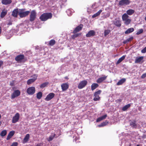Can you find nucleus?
<instances>
[{
	"label": "nucleus",
	"instance_id": "3",
	"mask_svg": "<svg viewBox=\"0 0 146 146\" xmlns=\"http://www.w3.org/2000/svg\"><path fill=\"white\" fill-rule=\"evenodd\" d=\"M15 60L18 62L20 63L22 62H25L27 60L25 58V56L23 54H21L17 56L15 58Z\"/></svg>",
	"mask_w": 146,
	"mask_h": 146
},
{
	"label": "nucleus",
	"instance_id": "12",
	"mask_svg": "<svg viewBox=\"0 0 146 146\" xmlns=\"http://www.w3.org/2000/svg\"><path fill=\"white\" fill-rule=\"evenodd\" d=\"M83 25L82 24H80L79 25L77 26L75 28L72 33L74 34H75L76 33L79 32L82 30L83 28Z\"/></svg>",
	"mask_w": 146,
	"mask_h": 146
},
{
	"label": "nucleus",
	"instance_id": "49",
	"mask_svg": "<svg viewBox=\"0 0 146 146\" xmlns=\"http://www.w3.org/2000/svg\"><path fill=\"white\" fill-rule=\"evenodd\" d=\"M12 24V22L11 21H10L8 23L7 25H11Z\"/></svg>",
	"mask_w": 146,
	"mask_h": 146
},
{
	"label": "nucleus",
	"instance_id": "25",
	"mask_svg": "<svg viewBox=\"0 0 146 146\" xmlns=\"http://www.w3.org/2000/svg\"><path fill=\"white\" fill-rule=\"evenodd\" d=\"M126 79L125 78H123L119 80L117 83V85L118 86L122 84L125 82Z\"/></svg>",
	"mask_w": 146,
	"mask_h": 146
},
{
	"label": "nucleus",
	"instance_id": "7",
	"mask_svg": "<svg viewBox=\"0 0 146 146\" xmlns=\"http://www.w3.org/2000/svg\"><path fill=\"white\" fill-rule=\"evenodd\" d=\"M35 89L34 87H31L29 88L27 90V93L29 95H32L35 92Z\"/></svg>",
	"mask_w": 146,
	"mask_h": 146
},
{
	"label": "nucleus",
	"instance_id": "14",
	"mask_svg": "<svg viewBox=\"0 0 146 146\" xmlns=\"http://www.w3.org/2000/svg\"><path fill=\"white\" fill-rule=\"evenodd\" d=\"M55 94L53 93H50L48 95L45 100L46 101H49L52 99L54 96Z\"/></svg>",
	"mask_w": 146,
	"mask_h": 146
},
{
	"label": "nucleus",
	"instance_id": "46",
	"mask_svg": "<svg viewBox=\"0 0 146 146\" xmlns=\"http://www.w3.org/2000/svg\"><path fill=\"white\" fill-rule=\"evenodd\" d=\"M18 143L17 142H13L10 146H17Z\"/></svg>",
	"mask_w": 146,
	"mask_h": 146
},
{
	"label": "nucleus",
	"instance_id": "19",
	"mask_svg": "<svg viewBox=\"0 0 146 146\" xmlns=\"http://www.w3.org/2000/svg\"><path fill=\"white\" fill-rule=\"evenodd\" d=\"M11 0H2L1 3L4 5H8L12 3Z\"/></svg>",
	"mask_w": 146,
	"mask_h": 146
},
{
	"label": "nucleus",
	"instance_id": "35",
	"mask_svg": "<svg viewBox=\"0 0 146 146\" xmlns=\"http://www.w3.org/2000/svg\"><path fill=\"white\" fill-rule=\"evenodd\" d=\"M42 93L41 92H39L36 94V98L37 99H40L42 97Z\"/></svg>",
	"mask_w": 146,
	"mask_h": 146
},
{
	"label": "nucleus",
	"instance_id": "1",
	"mask_svg": "<svg viewBox=\"0 0 146 146\" xmlns=\"http://www.w3.org/2000/svg\"><path fill=\"white\" fill-rule=\"evenodd\" d=\"M52 17V14L51 13H44L41 15L40 19L42 21H45Z\"/></svg>",
	"mask_w": 146,
	"mask_h": 146
},
{
	"label": "nucleus",
	"instance_id": "52",
	"mask_svg": "<svg viewBox=\"0 0 146 146\" xmlns=\"http://www.w3.org/2000/svg\"><path fill=\"white\" fill-rule=\"evenodd\" d=\"M1 121H0V126L1 125Z\"/></svg>",
	"mask_w": 146,
	"mask_h": 146
},
{
	"label": "nucleus",
	"instance_id": "16",
	"mask_svg": "<svg viewBox=\"0 0 146 146\" xmlns=\"http://www.w3.org/2000/svg\"><path fill=\"white\" fill-rule=\"evenodd\" d=\"M107 76L105 75L98 78L96 80V82L99 84L101 83L105 80L107 78Z\"/></svg>",
	"mask_w": 146,
	"mask_h": 146
},
{
	"label": "nucleus",
	"instance_id": "2",
	"mask_svg": "<svg viewBox=\"0 0 146 146\" xmlns=\"http://www.w3.org/2000/svg\"><path fill=\"white\" fill-rule=\"evenodd\" d=\"M25 9H19V15L20 18L25 17L28 16L30 13L29 11H25Z\"/></svg>",
	"mask_w": 146,
	"mask_h": 146
},
{
	"label": "nucleus",
	"instance_id": "17",
	"mask_svg": "<svg viewBox=\"0 0 146 146\" xmlns=\"http://www.w3.org/2000/svg\"><path fill=\"white\" fill-rule=\"evenodd\" d=\"M96 34L95 31L94 30H90L86 34V36L87 37H90L94 36Z\"/></svg>",
	"mask_w": 146,
	"mask_h": 146
},
{
	"label": "nucleus",
	"instance_id": "20",
	"mask_svg": "<svg viewBox=\"0 0 146 146\" xmlns=\"http://www.w3.org/2000/svg\"><path fill=\"white\" fill-rule=\"evenodd\" d=\"M113 24L117 27H120L121 26V21L119 20H115L113 21Z\"/></svg>",
	"mask_w": 146,
	"mask_h": 146
},
{
	"label": "nucleus",
	"instance_id": "36",
	"mask_svg": "<svg viewBox=\"0 0 146 146\" xmlns=\"http://www.w3.org/2000/svg\"><path fill=\"white\" fill-rule=\"evenodd\" d=\"M56 43V41L54 39L50 40L49 43V45L53 46Z\"/></svg>",
	"mask_w": 146,
	"mask_h": 146
},
{
	"label": "nucleus",
	"instance_id": "15",
	"mask_svg": "<svg viewBox=\"0 0 146 146\" xmlns=\"http://www.w3.org/2000/svg\"><path fill=\"white\" fill-rule=\"evenodd\" d=\"M69 84L68 83H65L61 85V87L62 91L66 90L69 88Z\"/></svg>",
	"mask_w": 146,
	"mask_h": 146
},
{
	"label": "nucleus",
	"instance_id": "21",
	"mask_svg": "<svg viewBox=\"0 0 146 146\" xmlns=\"http://www.w3.org/2000/svg\"><path fill=\"white\" fill-rule=\"evenodd\" d=\"M107 114H105L99 118H98L96 120V122H98L100 121L104 120L107 117Z\"/></svg>",
	"mask_w": 146,
	"mask_h": 146
},
{
	"label": "nucleus",
	"instance_id": "18",
	"mask_svg": "<svg viewBox=\"0 0 146 146\" xmlns=\"http://www.w3.org/2000/svg\"><path fill=\"white\" fill-rule=\"evenodd\" d=\"M15 133V132L14 131H10L7 136L6 139L7 140H9L14 135Z\"/></svg>",
	"mask_w": 146,
	"mask_h": 146
},
{
	"label": "nucleus",
	"instance_id": "33",
	"mask_svg": "<svg viewBox=\"0 0 146 146\" xmlns=\"http://www.w3.org/2000/svg\"><path fill=\"white\" fill-rule=\"evenodd\" d=\"M131 106V105L130 104H128L127 105H126L125 106H123L122 108V110L123 111H126Z\"/></svg>",
	"mask_w": 146,
	"mask_h": 146
},
{
	"label": "nucleus",
	"instance_id": "32",
	"mask_svg": "<svg viewBox=\"0 0 146 146\" xmlns=\"http://www.w3.org/2000/svg\"><path fill=\"white\" fill-rule=\"evenodd\" d=\"M102 10H99L98 12L95 14H94L92 16V18H94L99 15L102 12Z\"/></svg>",
	"mask_w": 146,
	"mask_h": 146
},
{
	"label": "nucleus",
	"instance_id": "44",
	"mask_svg": "<svg viewBox=\"0 0 146 146\" xmlns=\"http://www.w3.org/2000/svg\"><path fill=\"white\" fill-rule=\"evenodd\" d=\"M141 52L142 53H145L146 52V46L141 50Z\"/></svg>",
	"mask_w": 146,
	"mask_h": 146
},
{
	"label": "nucleus",
	"instance_id": "13",
	"mask_svg": "<svg viewBox=\"0 0 146 146\" xmlns=\"http://www.w3.org/2000/svg\"><path fill=\"white\" fill-rule=\"evenodd\" d=\"M19 9L18 8L15 9L13 10L12 12V15L15 17H17L18 16V14L19 15Z\"/></svg>",
	"mask_w": 146,
	"mask_h": 146
},
{
	"label": "nucleus",
	"instance_id": "51",
	"mask_svg": "<svg viewBox=\"0 0 146 146\" xmlns=\"http://www.w3.org/2000/svg\"><path fill=\"white\" fill-rule=\"evenodd\" d=\"M1 115L0 114V119H1Z\"/></svg>",
	"mask_w": 146,
	"mask_h": 146
},
{
	"label": "nucleus",
	"instance_id": "28",
	"mask_svg": "<svg viewBox=\"0 0 146 146\" xmlns=\"http://www.w3.org/2000/svg\"><path fill=\"white\" fill-rule=\"evenodd\" d=\"M134 30L133 28H131L128 29L125 32V34H128L133 32Z\"/></svg>",
	"mask_w": 146,
	"mask_h": 146
},
{
	"label": "nucleus",
	"instance_id": "31",
	"mask_svg": "<svg viewBox=\"0 0 146 146\" xmlns=\"http://www.w3.org/2000/svg\"><path fill=\"white\" fill-rule=\"evenodd\" d=\"M98 86L99 85L97 83H93L91 85V90H93L97 88Z\"/></svg>",
	"mask_w": 146,
	"mask_h": 146
},
{
	"label": "nucleus",
	"instance_id": "41",
	"mask_svg": "<svg viewBox=\"0 0 146 146\" xmlns=\"http://www.w3.org/2000/svg\"><path fill=\"white\" fill-rule=\"evenodd\" d=\"M125 21L124 23L126 25H128L131 22V20L128 19L125 20L123 21Z\"/></svg>",
	"mask_w": 146,
	"mask_h": 146
},
{
	"label": "nucleus",
	"instance_id": "6",
	"mask_svg": "<svg viewBox=\"0 0 146 146\" xmlns=\"http://www.w3.org/2000/svg\"><path fill=\"white\" fill-rule=\"evenodd\" d=\"M102 91L100 90L96 92L94 94V96L95 97L93 99V100L95 101L99 100L100 98L99 95L101 94Z\"/></svg>",
	"mask_w": 146,
	"mask_h": 146
},
{
	"label": "nucleus",
	"instance_id": "26",
	"mask_svg": "<svg viewBox=\"0 0 146 146\" xmlns=\"http://www.w3.org/2000/svg\"><path fill=\"white\" fill-rule=\"evenodd\" d=\"M7 11L6 10L4 9L3 10L1 13L0 17L1 18H3L7 14Z\"/></svg>",
	"mask_w": 146,
	"mask_h": 146
},
{
	"label": "nucleus",
	"instance_id": "8",
	"mask_svg": "<svg viewBox=\"0 0 146 146\" xmlns=\"http://www.w3.org/2000/svg\"><path fill=\"white\" fill-rule=\"evenodd\" d=\"M87 81L86 80H84L81 81L78 85V87L79 89H81L84 87L87 84Z\"/></svg>",
	"mask_w": 146,
	"mask_h": 146
},
{
	"label": "nucleus",
	"instance_id": "56",
	"mask_svg": "<svg viewBox=\"0 0 146 146\" xmlns=\"http://www.w3.org/2000/svg\"><path fill=\"white\" fill-rule=\"evenodd\" d=\"M57 136H56V137H55V138H57Z\"/></svg>",
	"mask_w": 146,
	"mask_h": 146
},
{
	"label": "nucleus",
	"instance_id": "37",
	"mask_svg": "<svg viewBox=\"0 0 146 146\" xmlns=\"http://www.w3.org/2000/svg\"><path fill=\"white\" fill-rule=\"evenodd\" d=\"M129 16L126 13L124 14L122 16V18L123 21L128 19Z\"/></svg>",
	"mask_w": 146,
	"mask_h": 146
},
{
	"label": "nucleus",
	"instance_id": "9",
	"mask_svg": "<svg viewBox=\"0 0 146 146\" xmlns=\"http://www.w3.org/2000/svg\"><path fill=\"white\" fill-rule=\"evenodd\" d=\"M34 77L33 78L29 79L27 82V84L29 85L34 82L37 78V75L35 74L33 75Z\"/></svg>",
	"mask_w": 146,
	"mask_h": 146
},
{
	"label": "nucleus",
	"instance_id": "11",
	"mask_svg": "<svg viewBox=\"0 0 146 146\" xmlns=\"http://www.w3.org/2000/svg\"><path fill=\"white\" fill-rule=\"evenodd\" d=\"M130 2L129 0H121L119 1L118 3L119 5L121 6L127 5L129 4Z\"/></svg>",
	"mask_w": 146,
	"mask_h": 146
},
{
	"label": "nucleus",
	"instance_id": "40",
	"mask_svg": "<svg viewBox=\"0 0 146 146\" xmlns=\"http://www.w3.org/2000/svg\"><path fill=\"white\" fill-rule=\"evenodd\" d=\"M110 32L111 31L110 30H105L104 31V36H106L107 35L109 34Z\"/></svg>",
	"mask_w": 146,
	"mask_h": 146
},
{
	"label": "nucleus",
	"instance_id": "54",
	"mask_svg": "<svg viewBox=\"0 0 146 146\" xmlns=\"http://www.w3.org/2000/svg\"><path fill=\"white\" fill-rule=\"evenodd\" d=\"M136 146H140L139 145H136Z\"/></svg>",
	"mask_w": 146,
	"mask_h": 146
},
{
	"label": "nucleus",
	"instance_id": "45",
	"mask_svg": "<svg viewBox=\"0 0 146 146\" xmlns=\"http://www.w3.org/2000/svg\"><path fill=\"white\" fill-rule=\"evenodd\" d=\"M106 125L105 122H103L101 123V124L98 125V126L99 127H102L105 126Z\"/></svg>",
	"mask_w": 146,
	"mask_h": 146
},
{
	"label": "nucleus",
	"instance_id": "30",
	"mask_svg": "<svg viewBox=\"0 0 146 146\" xmlns=\"http://www.w3.org/2000/svg\"><path fill=\"white\" fill-rule=\"evenodd\" d=\"M135 12V11L133 9H129L127 10L126 13L128 15H131L133 14Z\"/></svg>",
	"mask_w": 146,
	"mask_h": 146
},
{
	"label": "nucleus",
	"instance_id": "38",
	"mask_svg": "<svg viewBox=\"0 0 146 146\" xmlns=\"http://www.w3.org/2000/svg\"><path fill=\"white\" fill-rule=\"evenodd\" d=\"M7 131L6 130H4L2 131L0 133V135L1 137H3L6 135Z\"/></svg>",
	"mask_w": 146,
	"mask_h": 146
},
{
	"label": "nucleus",
	"instance_id": "42",
	"mask_svg": "<svg viewBox=\"0 0 146 146\" xmlns=\"http://www.w3.org/2000/svg\"><path fill=\"white\" fill-rule=\"evenodd\" d=\"M130 125L132 127H135L136 126L135 121H131L130 122Z\"/></svg>",
	"mask_w": 146,
	"mask_h": 146
},
{
	"label": "nucleus",
	"instance_id": "43",
	"mask_svg": "<svg viewBox=\"0 0 146 146\" xmlns=\"http://www.w3.org/2000/svg\"><path fill=\"white\" fill-rule=\"evenodd\" d=\"M143 29H139L138 30V31L136 33V34L137 35H139L142 33H143Z\"/></svg>",
	"mask_w": 146,
	"mask_h": 146
},
{
	"label": "nucleus",
	"instance_id": "50",
	"mask_svg": "<svg viewBox=\"0 0 146 146\" xmlns=\"http://www.w3.org/2000/svg\"><path fill=\"white\" fill-rule=\"evenodd\" d=\"M10 86H14V83H13V82H11L10 83Z\"/></svg>",
	"mask_w": 146,
	"mask_h": 146
},
{
	"label": "nucleus",
	"instance_id": "39",
	"mask_svg": "<svg viewBox=\"0 0 146 146\" xmlns=\"http://www.w3.org/2000/svg\"><path fill=\"white\" fill-rule=\"evenodd\" d=\"M74 34L71 36L72 38L74 39L75 38L78 37L79 36H80L81 35V33H77V34Z\"/></svg>",
	"mask_w": 146,
	"mask_h": 146
},
{
	"label": "nucleus",
	"instance_id": "10",
	"mask_svg": "<svg viewBox=\"0 0 146 146\" xmlns=\"http://www.w3.org/2000/svg\"><path fill=\"white\" fill-rule=\"evenodd\" d=\"M20 117V115L18 113L15 114V115L13 117L12 120V122L13 123H15L17 122Z\"/></svg>",
	"mask_w": 146,
	"mask_h": 146
},
{
	"label": "nucleus",
	"instance_id": "27",
	"mask_svg": "<svg viewBox=\"0 0 146 146\" xmlns=\"http://www.w3.org/2000/svg\"><path fill=\"white\" fill-rule=\"evenodd\" d=\"M133 39V37L132 36L127 39L123 42V44H125L127 43L131 42Z\"/></svg>",
	"mask_w": 146,
	"mask_h": 146
},
{
	"label": "nucleus",
	"instance_id": "55",
	"mask_svg": "<svg viewBox=\"0 0 146 146\" xmlns=\"http://www.w3.org/2000/svg\"><path fill=\"white\" fill-rule=\"evenodd\" d=\"M36 146H40V145H37Z\"/></svg>",
	"mask_w": 146,
	"mask_h": 146
},
{
	"label": "nucleus",
	"instance_id": "24",
	"mask_svg": "<svg viewBox=\"0 0 146 146\" xmlns=\"http://www.w3.org/2000/svg\"><path fill=\"white\" fill-rule=\"evenodd\" d=\"M125 55H123V56L120 58L116 62V65H117L121 62L123 60L125 59Z\"/></svg>",
	"mask_w": 146,
	"mask_h": 146
},
{
	"label": "nucleus",
	"instance_id": "5",
	"mask_svg": "<svg viewBox=\"0 0 146 146\" xmlns=\"http://www.w3.org/2000/svg\"><path fill=\"white\" fill-rule=\"evenodd\" d=\"M21 92L19 90H15L12 94L11 96V99H13L20 95Z\"/></svg>",
	"mask_w": 146,
	"mask_h": 146
},
{
	"label": "nucleus",
	"instance_id": "22",
	"mask_svg": "<svg viewBox=\"0 0 146 146\" xmlns=\"http://www.w3.org/2000/svg\"><path fill=\"white\" fill-rule=\"evenodd\" d=\"M144 58L143 56L139 57H137L135 60V63H139Z\"/></svg>",
	"mask_w": 146,
	"mask_h": 146
},
{
	"label": "nucleus",
	"instance_id": "23",
	"mask_svg": "<svg viewBox=\"0 0 146 146\" xmlns=\"http://www.w3.org/2000/svg\"><path fill=\"white\" fill-rule=\"evenodd\" d=\"M30 137V135L29 134H27L24 137L23 141V143H27L28 141L29 140V139Z\"/></svg>",
	"mask_w": 146,
	"mask_h": 146
},
{
	"label": "nucleus",
	"instance_id": "4",
	"mask_svg": "<svg viewBox=\"0 0 146 146\" xmlns=\"http://www.w3.org/2000/svg\"><path fill=\"white\" fill-rule=\"evenodd\" d=\"M37 13L35 10H33L30 13L29 15V20L31 22L34 21L36 17Z\"/></svg>",
	"mask_w": 146,
	"mask_h": 146
},
{
	"label": "nucleus",
	"instance_id": "34",
	"mask_svg": "<svg viewBox=\"0 0 146 146\" xmlns=\"http://www.w3.org/2000/svg\"><path fill=\"white\" fill-rule=\"evenodd\" d=\"M48 84L49 82H44L40 85V87L41 88H43L46 86Z\"/></svg>",
	"mask_w": 146,
	"mask_h": 146
},
{
	"label": "nucleus",
	"instance_id": "47",
	"mask_svg": "<svg viewBox=\"0 0 146 146\" xmlns=\"http://www.w3.org/2000/svg\"><path fill=\"white\" fill-rule=\"evenodd\" d=\"M146 77V73L143 74L142 76H141V78H142L143 79L145 78Z\"/></svg>",
	"mask_w": 146,
	"mask_h": 146
},
{
	"label": "nucleus",
	"instance_id": "48",
	"mask_svg": "<svg viewBox=\"0 0 146 146\" xmlns=\"http://www.w3.org/2000/svg\"><path fill=\"white\" fill-rule=\"evenodd\" d=\"M122 101V100L121 99H118L115 100V102L116 103L120 102Z\"/></svg>",
	"mask_w": 146,
	"mask_h": 146
},
{
	"label": "nucleus",
	"instance_id": "29",
	"mask_svg": "<svg viewBox=\"0 0 146 146\" xmlns=\"http://www.w3.org/2000/svg\"><path fill=\"white\" fill-rule=\"evenodd\" d=\"M51 135H50L48 139V141H52L54 139V138L56 136V134L55 133H51Z\"/></svg>",
	"mask_w": 146,
	"mask_h": 146
},
{
	"label": "nucleus",
	"instance_id": "53",
	"mask_svg": "<svg viewBox=\"0 0 146 146\" xmlns=\"http://www.w3.org/2000/svg\"><path fill=\"white\" fill-rule=\"evenodd\" d=\"M145 20L146 21V16L145 17Z\"/></svg>",
	"mask_w": 146,
	"mask_h": 146
}]
</instances>
